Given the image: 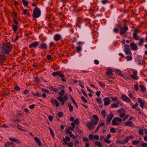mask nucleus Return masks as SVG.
<instances>
[{
  "instance_id": "c03bdc74",
  "label": "nucleus",
  "mask_w": 147,
  "mask_h": 147,
  "mask_svg": "<svg viewBox=\"0 0 147 147\" xmlns=\"http://www.w3.org/2000/svg\"><path fill=\"white\" fill-rule=\"evenodd\" d=\"M79 123V121L78 119H76L74 121V123L76 125H77Z\"/></svg>"
},
{
  "instance_id": "774afa93",
  "label": "nucleus",
  "mask_w": 147,
  "mask_h": 147,
  "mask_svg": "<svg viewBox=\"0 0 147 147\" xmlns=\"http://www.w3.org/2000/svg\"><path fill=\"white\" fill-rule=\"evenodd\" d=\"M96 94L98 96H99L100 95V91H97L96 92Z\"/></svg>"
},
{
  "instance_id": "338daca9",
  "label": "nucleus",
  "mask_w": 147,
  "mask_h": 147,
  "mask_svg": "<svg viewBox=\"0 0 147 147\" xmlns=\"http://www.w3.org/2000/svg\"><path fill=\"white\" fill-rule=\"evenodd\" d=\"M57 99L61 101H63V98L62 96H60L59 97H58L57 98Z\"/></svg>"
},
{
  "instance_id": "9b49d317",
  "label": "nucleus",
  "mask_w": 147,
  "mask_h": 147,
  "mask_svg": "<svg viewBox=\"0 0 147 147\" xmlns=\"http://www.w3.org/2000/svg\"><path fill=\"white\" fill-rule=\"evenodd\" d=\"M125 125L126 126H129L131 127H134V125L133 124L132 122L131 121H127L125 124Z\"/></svg>"
},
{
  "instance_id": "a878e982",
  "label": "nucleus",
  "mask_w": 147,
  "mask_h": 147,
  "mask_svg": "<svg viewBox=\"0 0 147 147\" xmlns=\"http://www.w3.org/2000/svg\"><path fill=\"white\" fill-rule=\"evenodd\" d=\"M9 140L11 141L17 143L19 142L18 140L13 138H9Z\"/></svg>"
},
{
  "instance_id": "cd10ccee",
  "label": "nucleus",
  "mask_w": 147,
  "mask_h": 147,
  "mask_svg": "<svg viewBox=\"0 0 147 147\" xmlns=\"http://www.w3.org/2000/svg\"><path fill=\"white\" fill-rule=\"evenodd\" d=\"M63 140L65 144L69 146L70 145V144H71L72 143L71 142H70L69 143L67 142L64 138H63Z\"/></svg>"
},
{
  "instance_id": "c85d7f7f",
  "label": "nucleus",
  "mask_w": 147,
  "mask_h": 147,
  "mask_svg": "<svg viewBox=\"0 0 147 147\" xmlns=\"http://www.w3.org/2000/svg\"><path fill=\"white\" fill-rule=\"evenodd\" d=\"M118 107V103H115L111 105V108H117Z\"/></svg>"
},
{
  "instance_id": "8fccbe9b",
  "label": "nucleus",
  "mask_w": 147,
  "mask_h": 147,
  "mask_svg": "<svg viewBox=\"0 0 147 147\" xmlns=\"http://www.w3.org/2000/svg\"><path fill=\"white\" fill-rule=\"evenodd\" d=\"M93 118L96 119V121H98L99 120L98 118L97 115H93Z\"/></svg>"
},
{
  "instance_id": "f8f14e48",
  "label": "nucleus",
  "mask_w": 147,
  "mask_h": 147,
  "mask_svg": "<svg viewBox=\"0 0 147 147\" xmlns=\"http://www.w3.org/2000/svg\"><path fill=\"white\" fill-rule=\"evenodd\" d=\"M61 36L59 34H55L54 36V40L56 41L59 40L61 38Z\"/></svg>"
},
{
  "instance_id": "7ed1b4c3",
  "label": "nucleus",
  "mask_w": 147,
  "mask_h": 147,
  "mask_svg": "<svg viewBox=\"0 0 147 147\" xmlns=\"http://www.w3.org/2000/svg\"><path fill=\"white\" fill-rule=\"evenodd\" d=\"M125 49L124 51L126 55H132V53L130 49H129V45L127 44H125L124 45Z\"/></svg>"
},
{
  "instance_id": "1a4fd4ad",
  "label": "nucleus",
  "mask_w": 147,
  "mask_h": 147,
  "mask_svg": "<svg viewBox=\"0 0 147 147\" xmlns=\"http://www.w3.org/2000/svg\"><path fill=\"white\" fill-rule=\"evenodd\" d=\"M86 126L87 127L90 129H92L94 128V127L93 124L90 122L87 123H86Z\"/></svg>"
},
{
  "instance_id": "72a5a7b5",
  "label": "nucleus",
  "mask_w": 147,
  "mask_h": 147,
  "mask_svg": "<svg viewBox=\"0 0 147 147\" xmlns=\"http://www.w3.org/2000/svg\"><path fill=\"white\" fill-rule=\"evenodd\" d=\"M132 143L134 145H136L139 144V142L138 141L134 140L132 142Z\"/></svg>"
},
{
  "instance_id": "49530a36",
  "label": "nucleus",
  "mask_w": 147,
  "mask_h": 147,
  "mask_svg": "<svg viewBox=\"0 0 147 147\" xmlns=\"http://www.w3.org/2000/svg\"><path fill=\"white\" fill-rule=\"evenodd\" d=\"M63 100L64 101H66L67 100L68 97L67 95H65L63 97Z\"/></svg>"
},
{
  "instance_id": "dca6fc26",
  "label": "nucleus",
  "mask_w": 147,
  "mask_h": 147,
  "mask_svg": "<svg viewBox=\"0 0 147 147\" xmlns=\"http://www.w3.org/2000/svg\"><path fill=\"white\" fill-rule=\"evenodd\" d=\"M34 140L38 145L40 146L41 145V143L39 139L37 137L34 138Z\"/></svg>"
},
{
  "instance_id": "052dcab7",
  "label": "nucleus",
  "mask_w": 147,
  "mask_h": 147,
  "mask_svg": "<svg viewBox=\"0 0 147 147\" xmlns=\"http://www.w3.org/2000/svg\"><path fill=\"white\" fill-rule=\"evenodd\" d=\"M13 21L15 22V23L17 25V26H18V23L17 21L16 20L15 18H13Z\"/></svg>"
},
{
  "instance_id": "423d86ee",
  "label": "nucleus",
  "mask_w": 147,
  "mask_h": 147,
  "mask_svg": "<svg viewBox=\"0 0 147 147\" xmlns=\"http://www.w3.org/2000/svg\"><path fill=\"white\" fill-rule=\"evenodd\" d=\"M104 105L105 106H107L109 104L111 101L108 98H105L104 99Z\"/></svg>"
},
{
  "instance_id": "0e129e2a",
  "label": "nucleus",
  "mask_w": 147,
  "mask_h": 147,
  "mask_svg": "<svg viewBox=\"0 0 147 147\" xmlns=\"http://www.w3.org/2000/svg\"><path fill=\"white\" fill-rule=\"evenodd\" d=\"M129 98L131 99H134L135 98L133 97V94L130 93H129Z\"/></svg>"
},
{
  "instance_id": "680f3d73",
  "label": "nucleus",
  "mask_w": 147,
  "mask_h": 147,
  "mask_svg": "<svg viewBox=\"0 0 147 147\" xmlns=\"http://www.w3.org/2000/svg\"><path fill=\"white\" fill-rule=\"evenodd\" d=\"M35 82H39L40 81L39 78L37 77H35Z\"/></svg>"
},
{
  "instance_id": "bf43d9fd",
  "label": "nucleus",
  "mask_w": 147,
  "mask_h": 147,
  "mask_svg": "<svg viewBox=\"0 0 147 147\" xmlns=\"http://www.w3.org/2000/svg\"><path fill=\"white\" fill-rule=\"evenodd\" d=\"M55 103L56 106L57 107H58L59 105V103L57 102L56 100H55Z\"/></svg>"
},
{
  "instance_id": "5701e85b",
  "label": "nucleus",
  "mask_w": 147,
  "mask_h": 147,
  "mask_svg": "<svg viewBox=\"0 0 147 147\" xmlns=\"http://www.w3.org/2000/svg\"><path fill=\"white\" fill-rule=\"evenodd\" d=\"M116 73L121 76L123 77L124 76V75H123V74H122L121 71L119 70L116 69Z\"/></svg>"
},
{
  "instance_id": "bb28decb",
  "label": "nucleus",
  "mask_w": 147,
  "mask_h": 147,
  "mask_svg": "<svg viewBox=\"0 0 147 147\" xmlns=\"http://www.w3.org/2000/svg\"><path fill=\"white\" fill-rule=\"evenodd\" d=\"M65 93V91L63 90H61L60 92L59 93V94L60 96H63Z\"/></svg>"
},
{
  "instance_id": "f257e3e1",
  "label": "nucleus",
  "mask_w": 147,
  "mask_h": 147,
  "mask_svg": "<svg viewBox=\"0 0 147 147\" xmlns=\"http://www.w3.org/2000/svg\"><path fill=\"white\" fill-rule=\"evenodd\" d=\"M1 47L2 49V53L3 54H7L9 53L11 50V45L9 42L6 43L5 44H3Z\"/></svg>"
},
{
  "instance_id": "c756f323",
  "label": "nucleus",
  "mask_w": 147,
  "mask_h": 147,
  "mask_svg": "<svg viewBox=\"0 0 147 147\" xmlns=\"http://www.w3.org/2000/svg\"><path fill=\"white\" fill-rule=\"evenodd\" d=\"M12 28L13 30L15 32H16L17 30L18 29L17 26H12Z\"/></svg>"
},
{
  "instance_id": "7c9ffc66",
  "label": "nucleus",
  "mask_w": 147,
  "mask_h": 147,
  "mask_svg": "<svg viewBox=\"0 0 147 147\" xmlns=\"http://www.w3.org/2000/svg\"><path fill=\"white\" fill-rule=\"evenodd\" d=\"M13 144V142H7L5 144V147H6L7 146H9L10 145H12Z\"/></svg>"
},
{
  "instance_id": "4c0bfd02",
  "label": "nucleus",
  "mask_w": 147,
  "mask_h": 147,
  "mask_svg": "<svg viewBox=\"0 0 147 147\" xmlns=\"http://www.w3.org/2000/svg\"><path fill=\"white\" fill-rule=\"evenodd\" d=\"M131 76L134 80H137L138 79V77L136 75L134 76L132 75H131Z\"/></svg>"
},
{
  "instance_id": "4be33fe9",
  "label": "nucleus",
  "mask_w": 147,
  "mask_h": 147,
  "mask_svg": "<svg viewBox=\"0 0 147 147\" xmlns=\"http://www.w3.org/2000/svg\"><path fill=\"white\" fill-rule=\"evenodd\" d=\"M22 2L25 7H27L28 6V3L26 0H22Z\"/></svg>"
},
{
  "instance_id": "a211bd4d",
  "label": "nucleus",
  "mask_w": 147,
  "mask_h": 147,
  "mask_svg": "<svg viewBox=\"0 0 147 147\" xmlns=\"http://www.w3.org/2000/svg\"><path fill=\"white\" fill-rule=\"evenodd\" d=\"M40 48H41L42 49H47V46L46 44L44 43L41 44L39 47Z\"/></svg>"
},
{
  "instance_id": "864d4df0",
  "label": "nucleus",
  "mask_w": 147,
  "mask_h": 147,
  "mask_svg": "<svg viewBox=\"0 0 147 147\" xmlns=\"http://www.w3.org/2000/svg\"><path fill=\"white\" fill-rule=\"evenodd\" d=\"M93 137L94 136H93V135L92 134H90L89 136V138L91 140H93Z\"/></svg>"
},
{
  "instance_id": "0eeeda50",
  "label": "nucleus",
  "mask_w": 147,
  "mask_h": 147,
  "mask_svg": "<svg viewBox=\"0 0 147 147\" xmlns=\"http://www.w3.org/2000/svg\"><path fill=\"white\" fill-rule=\"evenodd\" d=\"M121 97L122 98L123 100L127 102H130L131 100L130 99L126 96L124 95H121Z\"/></svg>"
},
{
  "instance_id": "ddd939ff",
  "label": "nucleus",
  "mask_w": 147,
  "mask_h": 147,
  "mask_svg": "<svg viewBox=\"0 0 147 147\" xmlns=\"http://www.w3.org/2000/svg\"><path fill=\"white\" fill-rule=\"evenodd\" d=\"M59 77H61L62 78L61 79V80L63 82H65L66 80L64 78L65 77L64 75L61 73L60 71H59V73L58 74Z\"/></svg>"
},
{
  "instance_id": "e2e57ef3",
  "label": "nucleus",
  "mask_w": 147,
  "mask_h": 147,
  "mask_svg": "<svg viewBox=\"0 0 147 147\" xmlns=\"http://www.w3.org/2000/svg\"><path fill=\"white\" fill-rule=\"evenodd\" d=\"M137 84L134 85V88L136 91H138L139 89L138 86V83H137Z\"/></svg>"
},
{
  "instance_id": "ea45409f",
  "label": "nucleus",
  "mask_w": 147,
  "mask_h": 147,
  "mask_svg": "<svg viewBox=\"0 0 147 147\" xmlns=\"http://www.w3.org/2000/svg\"><path fill=\"white\" fill-rule=\"evenodd\" d=\"M14 89L17 91L20 90V87L18 86H16L14 87Z\"/></svg>"
},
{
  "instance_id": "f03ea898",
  "label": "nucleus",
  "mask_w": 147,
  "mask_h": 147,
  "mask_svg": "<svg viewBox=\"0 0 147 147\" xmlns=\"http://www.w3.org/2000/svg\"><path fill=\"white\" fill-rule=\"evenodd\" d=\"M40 10L38 7L35 8L33 12V18H38L40 16Z\"/></svg>"
},
{
  "instance_id": "37998d69",
  "label": "nucleus",
  "mask_w": 147,
  "mask_h": 147,
  "mask_svg": "<svg viewBox=\"0 0 147 147\" xmlns=\"http://www.w3.org/2000/svg\"><path fill=\"white\" fill-rule=\"evenodd\" d=\"M58 116L59 117H63V113L61 112H59L58 114Z\"/></svg>"
},
{
  "instance_id": "e433bc0d",
  "label": "nucleus",
  "mask_w": 147,
  "mask_h": 147,
  "mask_svg": "<svg viewBox=\"0 0 147 147\" xmlns=\"http://www.w3.org/2000/svg\"><path fill=\"white\" fill-rule=\"evenodd\" d=\"M126 58L128 61L131 60L132 59V58L131 56H127L126 57Z\"/></svg>"
},
{
  "instance_id": "de8ad7c7",
  "label": "nucleus",
  "mask_w": 147,
  "mask_h": 147,
  "mask_svg": "<svg viewBox=\"0 0 147 147\" xmlns=\"http://www.w3.org/2000/svg\"><path fill=\"white\" fill-rule=\"evenodd\" d=\"M59 73V71H57L56 72H53L52 73V75L53 76H55L57 75H58Z\"/></svg>"
},
{
  "instance_id": "393cba45",
  "label": "nucleus",
  "mask_w": 147,
  "mask_h": 147,
  "mask_svg": "<svg viewBox=\"0 0 147 147\" xmlns=\"http://www.w3.org/2000/svg\"><path fill=\"white\" fill-rule=\"evenodd\" d=\"M129 139L127 137L124 140L123 142H122V143H122V144H124L125 143H127L128 141H129Z\"/></svg>"
},
{
  "instance_id": "c9c22d12",
  "label": "nucleus",
  "mask_w": 147,
  "mask_h": 147,
  "mask_svg": "<svg viewBox=\"0 0 147 147\" xmlns=\"http://www.w3.org/2000/svg\"><path fill=\"white\" fill-rule=\"evenodd\" d=\"M140 42L138 43V44L140 46H142V43L143 42L144 40L142 38H141L140 39Z\"/></svg>"
},
{
  "instance_id": "79ce46f5",
  "label": "nucleus",
  "mask_w": 147,
  "mask_h": 147,
  "mask_svg": "<svg viewBox=\"0 0 147 147\" xmlns=\"http://www.w3.org/2000/svg\"><path fill=\"white\" fill-rule=\"evenodd\" d=\"M101 114L104 117H105L106 115V111L104 110H103L101 112Z\"/></svg>"
},
{
  "instance_id": "58836bf2",
  "label": "nucleus",
  "mask_w": 147,
  "mask_h": 147,
  "mask_svg": "<svg viewBox=\"0 0 147 147\" xmlns=\"http://www.w3.org/2000/svg\"><path fill=\"white\" fill-rule=\"evenodd\" d=\"M104 142L107 144H109L111 143V141L110 140H109L108 139L105 138L104 139Z\"/></svg>"
},
{
  "instance_id": "473e14b6",
  "label": "nucleus",
  "mask_w": 147,
  "mask_h": 147,
  "mask_svg": "<svg viewBox=\"0 0 147 147\" xmlns=\"http://www.w3.org/2000/svg\"><path fill=\"white\" fill-rule=\"evenodd\" d=\"M144 131L142 129H140L139 130V134L141 135H142L143 134H144Z\"/></svg>"
},
{
  "instance_id": "13d9d810",
  "label": "nucleus",
  "mask_w": 147,
  "mask_h": 147,
  "mask_svg": "<svg viewBox=\"0 0 147 147\" xmlns=\"http://www.w3.org/2000/svg\"><path fill=\"white\" fill-rule=\"evenodd\" d=\"M53 117L51 116H49L48 117L50 121H51L53 119Z\"/></svg>"
},
{
  "instance_id": "a19ab883",
  "label": "nucleus",
  "mask_w": 147,
  "mask_h": 147,
  "mask_svg": "<svg viewBox=\"0 0 147 147\" xmlns=\"http://www.w3.org/2000/svg\"><path fill=\"white\" fill-rule=\"evenodd\" d=\"M82 100L85 103H87L88 102L87 100L85 99L83 96H82L81 97Z\"/></svg>"
},
{
  "instance_id": "4d7b16f0",
  "label": "nucleus",
  "mask_w": 147,
  "mask_h": 147,
  "mask_svg": "<svg viewBox=\"0 0 147 147\" xmlns=\"http://www.w3.org/2000/svg\"><path fill=\"white\" fill-rule=\"evenodd\" d=\"M65 140H66V141H67L68 142L70 141V139L69 138V137L68 136H66L65 137Z\"/></svg>"
},
{
  "instance_id": "a18cd8bd",
  "label": "nucleus",
  "mask_w": 147,
  "mask_h": 147,
  "mask_svg": "<svg viewBox=\"0 0 147 147\" xmlns=\"http://www.w3.org/2000/svg\"><path fill=\"white\" fill-rule=\"evenodd\" d=\"M94 139L96 140H98L99 138V136L98 135H94Z\"/></svg>"
},
{
  "instance_id": "69168bd1",
  "label": "nucleus",
  "mask_w": 147,
  "mask_h": 147,
  "mask_svg": "<svg viewBox=\"0 0 147 147\" xmlns=\"http://www.w3.org/2000/svg\"><path fill=\"white\" fill-rule=\"evenodd\" d=\"M81 91L83 94L86 97H87L88 96L87 94L83 90H81Z\"/></svg>"
},
{
  "instance_id": "6e6d98bb",
  "label": "nucleus",
  "mask_w": 147,
  "mask_h": 147,
  "mask_svg": "<svg viewBox=\"0 0 147 147\" xmlns=\"http://www.w3.org/2000/svg\"><path fill=\"white\" fill-rule=\"evenodd\" d=\"M110 131L111 132H115V129L114 128L112 127L111 128Z\"/></svg>"
},
{
  "instance_id": "4468645a",
  "label": "nucleus",
  "mask_w": 147,
  "mask_h": 147,
  "mask_svg": "<svg viewBox=\"0 0 147 147\" xmlns=\"http://www.w3.org/2000/svg\"><path fill=\"white\" fill-rule=\"evenodd\" d=\"M136 30H134V32L133 34V36L135 38V39L136 40H138L140 38V37L139 36H138L137 35V32H136Z\"/></svg>"
},
{
  "instance_id": "20e7f679",
  "label": "nucleus",
  "mask_w": 147,
  "mask_h": 147,
  "mask_svg": "<svg viewBox=\"0 0 147 147\" xmlns=\"http://www.w3.org/2000/svg\"><path fill=\"white\" fill-rule=\"evenodd\" d=\"M114 117V115L113 113L108 115L107 117L106 123L107 125L109 124L112 119Z\"/></svg>"
},
{
  "instance_id": "f3484780",
  "label": "nucleus",
  "mask_w": 147,
  "mask_h": 147,
  "mask_svg": "<svg viewBox=\"0 0 147 147\" xmlns=\"http://www.w3.org/2000/svg\"><path fill=\"white\" fill-rule=\"evenodd\" d=\"M5 59V56L3 55H0V63L3 62Z\"/></svg>"
},
{
  "instance_id": "f704fd0d",
  "label": "nucleus",
  "mask_w": 147,
  "mask_h": 147,
  "mask_svg": "<svg viewBox=\"0 0 147 147\" xmlns=\"http://www.w3.org/2000/svg\"><path fill=\"white\" fill-rule=\"evenodd\" d=\"M115 119L119 123H121L122 122V120L121 119L118 117H115Z\"/></svg>"
},
{
  "instance_id": "6e6552de",
  "label": "nucleus",
  "mask_w": 147,
  "mask_h": 147,
  "mask_svg": "<svg viewBox=\"0 0 147 147\" xmlns=\"http://www.w3.org/2000/svg\"><path fill=\"white\" fill-rule=\"evenodd\" d=\"M39 42H32L31 44H30L29 46L30 48H31L34 47V48H36V47L39 45Z\"/></svg>"
},
{
  "instance_id": "3c124183",
  "label": "nucleus",
  "mask_w": 147,
  "mask_h": 147,
  "mask_svg": "<svg viewBox=\"0 0 147 147\" xmlns=\"http://www.w3.org/2000/svg\"><path fill=\"white\" fill-rule=\"evenodd\" d=\"M98 83L100 85L103 87H105V85L104 83H102L100 81L98 82Z\"/></svg>"
},
{
  "instance_id": "9d476101",
  "label": "nucleus",
  "mask_w": 147,
  "mask_h": 147,
  "mask_svg": "<svg viewBox=\"0 0 147 147\" xmlns=\"http://www.w3.org/2000/svg\"><path fill=\"white\" fill-rule=\"evenodd\" d=\"M138 102L140 103V106L142 108H144V104L145 103V102L142 99H141L140 98H138Z\"/></svg>"
},
{
  "instance_id": "aec40b11",
  "label": "nucleus",
  "mask_w": 147,
  "mask_h": 147,
  "mask_svg": "<svg viewBox=\"0 0 147 147\" xmlns=\"http://www.w3.org/2000/svg\"><path fill=\"white\" fill-rule=\"evenodd\" d=\"M140 88L142 92H145L146 91V88L143 85H140Z\"/></svg>"
},
{
  "instance_id": "412c9836",
  "label": "nucleus",
  "mask_w": 147,
  "mask_h": 147,
  "mask_svg": "<svg viewBox=\"0 0 147 147\" xmlns=\"http://www.w3.org/2000/svg\"><path fill=\"white\" fill-rule=\"evenodd\" d=\"M68 105L70 111L72 112L73 111V106L69 102L68 103Z\"/></svg>"
},
{
  "instance_id": "5fc2aeb1",
  "label": "nucleus",
  "mask_w": 147,
  "mask_h": 147,
  "mask_svg": "<svg viewBox=\"0 0 147 147\" xmlns=\"http://www.w3.org/2000/svg\"><path fill=\"white\" fill-rule=\"evenodd\" d=\"M125 109H121L118 110V111L119 113H120L122 112H124L125 111Z\"/></svg>"
},
{
  "instance_id": "2eb2a0df",
  "label": "nucleus",
  "mask_w": 147,
  "mask_h": 147,
  "mask_svg": "<svg viewBox=\"0 0 147 147\" xmlns=\"http://www.w3.org/2000/svg\"><path fill=\"white\" fill-rule=\"evenodd\" d=\"M112 125H119V123H118V121H117L116 120L114 117L112 120Z\"/></svg>"
},
{
  "instance_id": "2f4dec72",
  "label": "nucleus",
  "mask_w": 147,
  "mask_h": 147,
  "mask_svg": "<svg viewBox=\"0 0 147 147\" xmlns=\"http://www.w3.org/2000/svg\"><path fill=\"white\" fill-rule=\"evenodd\" d=\"M95 144L96 145L100 147H101L102 146L101 143L98 141H95Z\"/></svg>"
},
{
  "instance_id": "39448f33",
  "label": "nucleus",
  "mask_w": 147,
  "mask_h": 147,
  "mask_svg": "<svg viewBox=\"0 0 147 147\" xmlns=\"http://www.w3.org/2000/svg\"><path fill=\"white\" fill-rule=\"evenodd\" d=\"M130 47L131 50L135 51L138 49V47L136 44L134 42H131L130 44Z\"/></svg>"
},
{
  "instance_id": "09e8293b",
  "label": "nucleus",
  "mask_w": 147,
  "mask_h": 147,
  "mask_svg": "<svg viewBox=\"0 0 147 147\" xmlns=\"http://www.w3.org/2000/svg\"><path fill=\"white\" fill-rule=\"evenodd\" d=\"M76 51L78 52H79L81 51V48L80 47H77L76 48Z\"/></svg>"
},
{
  "instance_id": "603ef678",
  "label": "nucleus",
  "mask_w": 147,
  "mask_h": 147,
  "mask_svg": "<svg viewBox=\"0 0 147 147\" xmlns=\"http://www.w3.org/2000/svg\"><path fill=\"white\" fill-rule=\"evenodd\" d=\"M142 147H147V144L143 142L141 144Z\"/></svg>"
},
{
  "instance_id": "b1692460",
  "label": "nucleus",
  "mask_w": 147,
  "mask_h": 147,
  "mask_svg": "<svg viewBox=\"0 0 147 147\" xmlns=\"http://www.w3.org/2000/svg\"><path fill=\"white\" fill-rule=\"evenodd\" d=\"M120 34H121L123 35H124V34L125 33V32L123 29V27L120 29Z\"/></svg>"
},
{
  "instance_id": "6ab92c4d",
  "label": "nucleus",
  "mask_w": 147,
  "mask_h": 147,
  "mask_svg": "<svg viewBox=\"0 0 147 147\" xmlns=\"http://www.w3.org/2000/svg\"><path fill=\"white\" fill-rule=\"evenodd\" d=\"M112 71L113 70L112 69H109L108 71H107L106 75L110 76H111L113 74V73H112Z\"/></svg>"
}]
</instances>
